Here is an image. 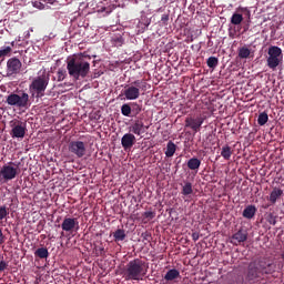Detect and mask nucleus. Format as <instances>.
Here are the masks:
<instances>
[{"label":"nucleus","instance_id":"4be33fe9","mask_svg":"<svg viewBox=\"0 0 284 284\" xmlns=\"http://www.w3.org/2000/svg\"><path fill=\"white\" fill-rule=\"evenodd\" d=\"M232 154H234V150H232V146L230 145L222 146L221 156L225 161H230V159H232Z\"/></svg>","mask_w":284,"mask_h":284},{"label":"nucleus","instance_id":"a19ab883","mask_svg":"<svg viewBox=\"0 0 284 284\" xmlns=\"http://www.w3.org/2000/svg\"><path fill=\"white\" fill-rule=\"evenodd\" d=\"M97 252H98L99 256H105V247L99 246Z\"/></svg>","mask_w":284,"mask_h":284},{"label":"nucleus","instance_id":"aec40b11","mask_svg":"<svg viewBox=\"0 0 284 284\" xmlns=\"http://www.w3.org/2000/svg\"><path fill=\"white\" fill-rule=\"evenodd\" d=\"M181 277V272H179V270L176 268H171L166 272V274L164 275V281H176V278Z\"/></svg>","mask_w":284,"mask_h":284},{"label":"nucleus","instance_id":"37998d69","mask_svg":"<svg viewBox=\"0 0 284 284\" xmlns=\"http://www.w3.org/2000/svg\"><path fill=\"white\" fill-rule=\"evenodd\" d=\"M192 239H193V241H199V239H201V235L199 234V232H193L192 233Z\"/></svg>","mask_w":284,"mask_h":284},{"label":"nucleus","instance_id":"9b49d317","mask_svg":"<svg viewBox=\"0 0 284 284\" xmlns=\"http://www.w3.org/2000/svg\"><path fill=\"white\" fill-rule=\"evenodd\" d=\"M206 115L200 114L197 118H186L185 128H191L193 132H201V125L205 123Z\"/></svg>","mask_w":284,"mask_h":284},{"label":"nucleus","instance_id":"f704fd0d","mask_svg":"<svg viewBox=\"0 0 284 284\" xmlns=\"http://www.w3.org/2000/svg\"><path fill=\"white\" fill-rule=\"evenodd\" d=\"M58 81H63L68 77V72L63 69H59L57 72Z\"/></svg>","mask_w":284,"mask_h":284},{"label":"nucleus","instance_id":"ddd939ff","mask_svg":"<svg viewBox=\"0 0 284 284\" xmlns=\"http://www.w3.org/2000/svg\"><path fill=\"white\" fill-rule=\"evenodd\" d=\"M129 132L131 134H135V136H141L143 139V134L148 132V126L141 121V120H135L130 126H129Z\"/></svg>","mask_w":284,"mask_h":284},{"label":"nucleus","instance_id":"bb28decb","mask_svg":"<svg viewBox=\"0 0 284 284\" xmlns=\"http://www.w3.org/2000/svg\"><path fill=\"white\" fill-rule=\"evenodd\" d=\"M142 110H143V106H141L139 103L131 102V114H132V116H138V114H141Z\"/></svg>","mask_w":284,"mask_h":284},{"label":"nucleus","instance_id":"de8ad7c7","mask_svg":"<svg viewBox=\"0 0 284 284\" xmlns=\"http://www.w3.org/2000/svg\"><path fill=\"white\" fill-rule=\"evenodd\" d=\"M61 236H64V233H63V232L61 233Z\"/></svg>","mask_w":284,"mask_h":284},{"label":"nucleus","instance_id":"dca6fc26","mask_svg":"<svg viewBox=\"0 0 284 284\" xmlns=\"http://www.w3.org/2000/svg\"><path fill=\"white\" fill-rule=\"evenodd\" d=\"M134 143H136V136L133 133H125L121 139L123 150H132Z\"/></svg>","mask_w":284,"mask_h":284},{"label":"nucleus","instance_id":"6e6552de","mask_svg":"<svg viewBox=\"0 0 284 284\" xmlns=\"http://www.w3.org/2000/svg\"><path fill=\"white\" fill-rule=\"evenodd\" d=\"M122 94L126 101H136L141 97V80H135L131 84L125 85Z\"/></svg>","mask_w":284,"mask_h":284},{"label":"nucleus","instance_id":"79ce46f5","mask_svg":"<svg viewBox=\"0 0 284 284\" xmlns=\"http://www.w3.org/2000/svg\"><path fill=\"white\" fill-rule=\"evenodd\" d=\"M6 243V235H3V231L0 229V245H3Z\"/></svg>","mask_w":284,"mask_h":284},{"label":"nucleus","instance_id":"a18cd8bd","mask_svg":"<svg viewBox=\"0 0 284 284\" xmlns=\"http://www.w3.org/2000/svg\"><path fill=\"white\" fill-rule=\"evenodd\" d=\"M119 43H123V38H118Z\"/></svg>","mask_w":284,"mask_h":284},{"label":"nucleus","instance_id":"0eeeda50","mask_svg":"<svg viewBox=\"0 0 284 284\" xmlns=\"http://www.w3.org/2000/svg\"><path fill=\"white\" fill-rule=\"evenodd\" d=\"M21 171L19 170V165H17L14 162H9L8 164H4L0 169V180L2 181H13V179H17L19 176V173Z\"/></svg>","mask_w":284,"mask_h":284},{"label":"nucleus","instance_id":"2eb2a0df","mask_svg":"<svg viewBox=\"0 0 284 284\" xmlns=\"http://www.w3.org/2000/svg\"><path fill=\"white\" fill-rule=\"evenodd\" d=\"M261 276H263V274L256 265V262H252L247 268L246 281H256V278H261Z\"/></svg>","mask_w":284,"mask_h":284},{"label":"nucleus","instance_id":"58836bf2","mask_svg":"<svg viewBox=\"0 0 284 284\" xmlns=\"http://www.w3.org/2000/svg\"><path fill=\"white\" fill-rule=\"evenodd\" d=\"M4 270H8V263L0 261V272H4Z\"/></svg>","mask_w":284,"mask_h":284},{"label":"nucleus","instance_id":"2f4dec72","mask_svg":"<svg viewBox=\"0 0 284 284\" xmlns=\"http://www.w3.org/2000/svg\"><path fill=\"white\" fill-rule=\"evenodd\" d=\"M250 54H251V51L246 47H242L239 49L240 59H248Z\"/></svg>","mask_w":284,"mask_h":284},{"label":"nucleus","instance_id":"c85d7f7f","mask_svg":"<svg viewBox=\"0 0 284 284\" xmlns=\"http://www.w3.org/2000/svg\"><path fill=\"white\" fill-rule=\"evenodd\" d=\"M231 23L233 26H241V23H243V14L233 13V16L231 17Z\"/></svg>","mask_w":284,"mask_h":284},{"label":"nucleus","instance_id":"ea45409f","mask_svg":"<svg viewBox=\"0 0 284 284\" xmlns=\"http://www.w3.org/2000/svg\"><path fill=\"white\" fill-rule=\"evenodd\" d=\"M142 239L144 241H148V243H150V239H152V235L150 233L145 232V233H142Z\"/></svg>","mask_w":284,"mask_h":284},{"label":"nucleus","instance_id":"423d86ee","mask_svg":"<svg viewBox=\"0 0 284 284\" xmlns=\"http://www.w3.org/2000/svg\"><path fill=\"white\" fill-rule=\"evenodd\" d=\"M11 128L10 136L11 139H24L26 132H28V123L20 121L18 119L11 120L9 122Z\"/></svg>","mask_w":284,"mask_h":284},{"label":"nucleus","instance_id":"5701e85b","mask_svg":"<svg viewBox=\"0 0 284 284\" xmlns=\"http://www.w3.org/2000/svg\"><path fill=\"white\" fill-rule=\"evenodd\" d=\"M112 236L115 243H120V241H123L124 239H126L128 235L125 234V230L118 229L112 233Z\"/></svg>","mask_w":284,"mask_h":284},{"label":"nucleus","instance_id":"9d476101","mask_svg":"<svg viewBox=\"0 0 284 284\" xmlns=\"http://www.w3.org/2000/svg\"><path fill=\"white\" fill-rule=\"evenodd\" d=\"M68 149L78 159H83V155L88 152L83 141H71L69 142Z\"/></svg>","mask_w":284,"mask_h":284},{"label":"nucleus","instance_id":"e433bc0d","mask_svg":"<svg viewBox=\"0 0 284 284\" xmlns=\"http://www.w3.org/2000/svg\"><path fill=\"white\" fill-rule=\"evenodd\" d=\"M266 221L270 225H276V216L273 213L266 215Z\"/></svg>","mask_w":284,"mask_h":284},{"label":"nucleus","instance_id":"20e7f679","mask_svg":"<svg viewBox=\"0 0 284 284\" xmlns=\"http://www.w3.org/2000/svg\"><path fill=\"white\" fill-rule=\"evenodd\" d=\"M48 83H50V78L45 75H39L29 85V91L31 97L36 99H41L45 97V90L48 89Z\"/></svg>","mask_w":284,"mask_h":284},{"label":"nucleus","instance_id":"1a4fd4ad","mask_svg":"<svg viewBox=\"0 0 284 284\" xmlns=\"http://www.w3.org/2000/svg\"><path fill=\"white\" fill-rule=\"evenodd\" d=\"M21 68H23V63L17 57L10 58L7 61V77H17V74L21 73Z\"/></svg>","mask_w":284,"mask_h":284},{"label":"nucleus","instance_id":"b1692460","mask_svg":"<svg viewBox=\"0 0 284 284\" xmlns=\"http://www.w3.org/2000/svg\"><path fill=\"white\" fill-rule=\"evenodd\" d=\"M176 152V144H174V142L169 141L166 144V151H165V156H168V159L174 156Z\"/></svg>","mask_w":284,"mask_h":284},{"label":"nucleus","instance_id":"a211bd4d","mask_svg":"<svg viewBox=\"0 0 284 284\" xmlns=\"http://www.w3.org/2000/svg\"><path fill=\"white\" fill-rule=\"evenodd\" d=\"M283 190L280 187H274L270 194L268 201L270 203H272V205L276 204V202L278 201V199H281V196H283Z\"/></svg>","mask_w":284,"mask_h":284},{"label":"nucleus","instance_id":"f03ea898","mask_svg":"<svg viewBox=\"0 0 284 284\" xmlns=\"http://www.w3.org/2000/svg\"><path fill=\"white\" fill-rule=\"evenodd\" d=\"M148 274L145 262L141 258L130 261L124 270L126 281H143Z\"/></svg>","mask_w":284,"mask_h":284},{"label":"nucleus","instance_id":"393cba45","mask_svg":"<svg viewBox=\"0 0 284 284\" xmlns=\"http://www.w3.org/2000/svg\"><path fill=\"white\" fill-rule=\"evenodd\" d=\"M34 256L36 258H48V256H50V252H48V248L45 247H40L34 251Z\"/></svg>","mask_w":284,"mask_h":284},{"label":"nucleus","instance_id":"473e14b6","mask_svg":"<svg viewBox=\"0 0 284 284\" xmlns=\"http://www.w3.org/2000/svg\"><path fill=\"white\" fill-rule=\"evenodd\" d=\"M10 214L6 205L0 206V223Z\"/></svg>","mask_w":284,"mask_h":284},{"label":"nucleus","instance_id":"c03bdc74","mask_svg":"<svg viewBox=\"0 0 284 284\" xmlns=\"http://www.w3.org/2000/svg\"><path fill=\"white\" fill-rule=\"evenodd\" d=\"M59 3V1L54 0L51 2L52 6H57Z\"/></svg>","mask_w":284,"mask_h":284},{"label":"nucleus","instance_id":"c9c22d12","mask_svg":"<svg viewBox=\"0 0 284 284\" xmlns=\"http://www.w3.org/2000/svg\"><path fill=\"white\" fill-rule=\"evenodd\" d=\"M10 52H12V47H3L2 49H0V59L1 57H8Z\"/></svg>","mask_w":284,"mask_h":284},{"label":"nucleus","instance_id":"72a5a7b5","mask_svg":"<svg viewBox=\"0 0 284 284\" xmlns=\"http://www.w3.org/2000/svg\"><path fill=\"white\" fill-rule=\"evenodd\" d=\"M143 219L145 222L148 221H152V219H154V216H156V213L155 212H152V211H146L142 214Z\"/></svg>","mask_w":284,"mask_h":284},{"label":"nucleus","instance_id":"7ed1b4c3","mask_svg":"<svg viewBox=\"0 0 284 284\" xmlns=\"http://www.w3.org/2000/svg\"><path fill=\"white\" fill-rule=\"evenodd\" d=\"M6 103L12 108L28 110L30 108V94H28L26 91H18V93L11 92L9 95H7Z\"/></svg>","mask_w":284,"mask_h":284},{"label":"nucleus","instance_id":"39448f33","mask_svg":"<svg viewBox=\"0 0 284 284\" xmlns=\"http://www.w3.org/2000/svg\"><path fill=\"white\" fill-rule=\"evenodd\" d=\"M266 58V65L270 70H276L283 63V50L277 45L268 48Z\"/></svg>","mask_w":284,"mask_h":284},{"label":"nucleus","instance_id":"cd10ccee","mask_svg":"<svg viewBox=\"0 0 284 284\" xmlns=\"http://www.w3.org/2000/svg\"><path fill=\"white\" fill-rule=\"evenodd\" d=\"M194 190L192 189V182H185V184L182 186V194L183 196H190Z\"/></svg>","mask_w":284,"mask_h":284},{"label":"nucleus","instance_id":"4c0bfd02","mask_svg":"<svg viewBox=\"0 0 284 284\" xmlns=\"http://www.w3.org/2000/svg\"><path fill=\"white\" fill-rule=\"evenodd\" d=\"M161 21H162V23H163V26H168V21H170V14H163L162 17H161Z\"/></svg>","mask_w":284,"mask_h":284},{"label":"nucleus","instance_id":"f8f14e48","mask_svg":"<svg viewBox=\"0 0 284 284\" xmlns=\"http://www.w3.org/2000/svg\"><path fill=\"white\" fill-rule=\"evenodd\" d=\"M256 265L260 273H262V276H265V274H274L276 272V264L267 261V258L258 260Z\"/></svg>","mask_w":284,"mask_h":284},{"label":"nucleus","instance_id":"f257e3e1","mask_svg":"<svg viewBox=\"0 0 284 284\" xmlns=\"http://www.w3.org/2000/svg\"><path fill=\"white\" fill-rule=\"evenodd\" d=\"M90 61L92 57L88 53L73 54L67 59V70L69 75L75 81L85 79L90 74Z\"/></svg>","mask_w":284,"mask_h":284},{"label":"nucleus","instance_id":"f3484780","mask_svg":"<svg viewBox=\"0 0 284 284\" xmlns=\"http://www.w3.org/2000/svg\"><path fill=\"white\" fill-rule=\"evenodd\" d=\"M247 241V231L241 229L235 234L232 235L231 243L232 245H241Z\"/></svg>","mask_w":284,"mask_h":284},{"label":"nucleus","instance_id":"4468645a","mask_svg":"<svg viewBox=\"0 0 284 284\" xmlns=\"http://www.w3.org/2000/svg\"><path fill=\"white\" fill-rule=\"evenodd\" d=\"M63 232H78L79 230V220L77 217H64L61 224Z\"/></svg>","mask_w":284,"mask_h":284},{"label":"nucleus","instance_id":"49530a36","mask_svg":"<svg viewBox=\"0 0 284 284\" xmlns=\"http://www.w3.org/2000/svg\"><path fill=\"white\" fill-rule=\"evenodd\" d=\"M11 48H14V41L11 42Z\"/></svg>","mask_w":284,"mask_h":284},{"label":"nucleus","instance_id":"c756f323","mask_svg":"<svg viewBox=\"0 0 284 284\" xmlns=\"http://www.w3.org/2000/svg\"><path fill=\"white\" fill-rule=\"evenodd\" d=\"M206 65H207V68H211L212 70H214L219 65V58L210 57L206 60Z\"/></svg>","mask_w":284,"mask_h":284},{"label":"nucleus","instance_id":"6ab92c4d","mask_svg":"<svg viewBox=\"0 0 284 284\" xmlns=\"http://www.w3.org/2000/svg\"><path fill=\"white\" fill-rule=\"evenodd\" d=\"M256 212H257L256 206L250 204V205H247V206L244 209L242 215H243L244 219L252 220L253 216H256Z\"/></svg>","mask_w":284,"mask_h":284},{"label":"nucleus","instance_id":"a878e982","mask_svg":"<svg viewBox=\"0 0 284 284\" xmlns=\"http://www.w3.org/2000/svg\"><path fill=\"white\" fill-rule=\"evenodd\" d=\"M121 114L123 116H132V102L131 103H124L121 106Z\"/></svg>","mask_w":284,"mask_h":284},{"label":"nucleus","instance_id":"412c9836","mask_svg":"<svg viewBox=\"0 0 284 284\" xmlns=\"http://www.w3.org/2000/svg\"><path fill=\"white\" fill-rule=\"evenodd\" d=\"M189 170L194 172H199V168H201V160L199 158H191L186 163Z\"/></svg>","mask_w":284,"mask_h":284},{"label":"nucleus","instance_id":"7c9ffc66","mask_svg":"<svg viewBox=\"0 0 284 284\" xmlns=\"http://www.w3.org/2000/svg\"><path fill=\"white\" fill-rule=\"evenodd\" d=\"M267 121H270V115H267L266 112H262L258 114V118H257L258 125H265Z\"/></svg>","mask_w":284,"mask_h":284}]
</instances>
